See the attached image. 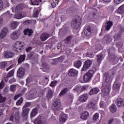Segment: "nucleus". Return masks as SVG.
Wrapping results in <instances>:
<instances>
[{"label": "nucleus", "mask_w": 124, "mask_h": 124, "mask_svg": "<svg viewBox=\"0 0 124 124\" xmlns=\"http://www.w3.org/2000/svg\"><path fill=\"white\" fill-rule=\"evenodd\" d=\"M103 79L104 80V85L106 88L103 90V93L106 96L109 94L110 92V86H111V82H112L111 75L108 72H105L103 74Z\"/></svg>", "instance_id": "obj_1"}, {"label": "nucleus", "mask_w": 124, "mask_h": 124, "mask_svg": "<svg viewBox=\"0 0 124 124\" xmlns=\"http://www.w3.org/2000/svg\"><path fill=\"white\" fill-rule=\"evenodd\" d=\"M82 24V17L80 16H77L73 19L71 23V27L74 30H79Z\"/></svg>", "instance_id": "obj_2"}, {"label": "nucleus", "mask_w": 124, "mask_h": 124, "mask_svg": "<svg viewBox=\"0 0 124 124\" xmlns=\"http://www.w3.org/2000/svg\"><path fill=\"white\" fill-rule=\"evenodd\" d=\"M61 100L60 99H56L52 105V109L55 115H59V111L62 110Z\"/></svg>", "instance_id": "obj_3"}, {"label": "nucleus", "mask_w": 124, "mask_h": 124, "mask_svg": "<svg viewBox=\"0 0 124 124\" xmlns=\"http://www.w3.org/2000/svg\"><path fill=\"white\" fill-rule=\"evenodd\" d=\"M94 72H95L93 70H90L87 72L83 76V81L86 83L90 82L92 80V78L93 77Z\"/></svg>", "instance_id": "obj_4"}, {"label": "nucleus", "mask_w": 124, "mask_h": 124, "mask_svg": "<svg viewBox=\"0 0 124 124\" xmlns=\"http://www.w3.org/2000/svg\"><path fill=\"white\" fill-rule=\"evenodd\" d=\"M20 41H17L15 43V45L14 46V49L16 52L17 53H20L21 50L24 49V45H23Z\"/></svg>", "instance_id": "obj_5"}, {"label": "nucleus", "mask_w": 124, "mask_h": 124, "mask_svg": "<svg viewBox=\"0 0 124 124\" xmlns=\"http://www.w3.org/2000/svg\"><path fill=\"white\" fill-rule=\"evenodd\" d=\"M92 64H93V61L87 60L84 62L81 71H87L92 66Z\"/></svg>", "instance_id": "obj_6"}, {"label": "nucleus", "mask_w": 124, "mask_h": 124, "mask_svg": "<svg viewBox=\"0 0 124 124\" xmlns=\"http://www.w3.org/2000/svg\"><path fill=\"white\" fill-rule=\"evenodd\" d=\"M46 119L43 116H38L34 121V124H45Z\"/></svg>", "instance_id": "obj_7"}, {"label": "nucleus", "mask_w": 124, "mask_h": 124, "mask_svg": "<svg viewBox=\"0 0 124 124\" xmlns=\"http://www.w3.org/2000/svg\"><path fill=\"white\" fill-rule=\"evenodd\" d=\"M84 35L86 36H90L92 33L93 32V29H92V26H88L85 28L83 31Z\"/></svg>", "instance_id": "obj_8"}, {"label": "nucleus", "mask_w": 124, "mask_h": 124, "mask_svg": "<svg viewBox=\"0 0 124 124\" xmlns=\"http://www.w3.org/2000/svg\"><path fill=\"white\" fill-rule=\"evenodd\" d=\"M26 73V70L23 67H21L18 69L17 72V76L19 78H22L25 76Z\"/></svg>", "instance_id": "obj_9"}, {"label": "nucleus", "mask_w": 124, "mask_h": 124, "mask_svg": "<svg viewBox=\"0 0 124 124\" xmlns=\"http://www.w3.org/2000/svg\"><path fill=\"white\" fill-rule=\"evenodd\" d=\"M20 35L21 33L19 32V31H15L11 34V39L12 40H17V39L20 37Z\"/></svg>", "instance_id": "obj_10"}, {"label": "nucleus", "mask_w": 124, "mask_h": 124, "mask_svg": "<svg viewBox=\"0 0 124 124\" xmlns=\"http://www.w3.org/2000/svg\"><path fill=\"white\" fill-rule=\"evenodd\" d=\"M7 32H8V28L7 27H4L0 33V38H1V39H3V38H5V37H6Z\"/></svg>", "instance_id": "obj_11"}, {"label": "nucleus", "mask_w": 124, "mask_h": 124, "mask_svg": "<svg viewBox=\"0 0 124 124\" xmlns=\"http://www.w3.org/2000/svg\"><path fill=\"white\" fill-rule=\"evenodd\" d=\"M103 40H104L107 44H110V43L113 41V38L111 35L106 34L103 38Z\"/></svg>", "instance_id": "obj_12"}, {"label": "nucleus", "mask_w": 124, "mask_h": 124, "mask_svg": "<svg viewBox=\"0 0 124 124\" xmlns=\"http://www.w3.org/2000/svg\"><path fill=\"white\" fill-rule=\"evenodd\" d=\"M15 55V54L14 53L12 52V51H5L3 52L4 57L6 59H10L11 58H13Z\"/></svg>", "instance_id": "obj_13"}, {"label": "nucleus", "mask_w": 124, "mask_h": 124, "mask_svg": "<svg viewBox=\"0 0 124 124\" xmlns=\"http://www.w3.org/2000/svg\"><path fill=\"white\" fill-rule=\"evenodd\" d=\"M68 75L71 77H74L78 74V71L74 68H71L68 70Z\"/></svg>", "instance_id": "obj_14"}, {"label": "nucleus", "mask_w": 124, "mask_h": 124, "mask_svg": "<svg viewBox=\"0 0 124 124\" xmlns=\"http://www.w3.org/2000/svg\"><path fill=\"white\" fill-rule=\"evenodd\" d=\"M115 103L119 108L124 107V100L121 98H117L115 100Z\"/></svg>", "instance_id": "obj_15"}, {"label": "nucleus", "mask_w": 124, "mask_h": 124, "mask_svg": "<svg viewBox=\"0 0 124 124\" xmlns=\"http://www.w3.org/2000/svg\"><path fill=\"white\" fill-rule=\"evenodd\" d=\"M97 9L99 10L100 8L99 7H98L97 9L94 8L88 9V11L90 12L89 15L90 16H91V15H93V16H95V15H96V14L97 13V11H98Z\"/></svg>", "instance_id": "obj_16"}, {"label": "nucleus", "mask_w": 124, "mask_h": 124, "mask_svg": "<svg viewBox=\"0 0 124 124\" xmlns=\"http://www.w3.org/2000/svg\"><path fill=\"white\" fill-rule=\"evenodd\" d=\"M25 8V4H19L15 8V12L16 13H18V12H20V10H22L24 9Z\"/></svg>", "instance_id": "obj_17"}, {"label": "nucleus", "mask_w": 124, "mask_h": 124, "mask_svg": "<svg viewBox=\"0 0 124 124\" xmlns=\"http://www.w3.org/2000/svg\"><path fill=\"white\" fill-rule=\"evenodd\" d=\"M22 117L23 118H27L28 115H29V113L30 112V108H22Z\"/></svg>", "instance_id": "obj_18"}, {"label": "nucleus", "mask_w": 124, "mask_h": 124, "mask_svg": "<svg viewBox=\"0 0 124 124\" xmlns=\"http://www.w3.org/2000/svg\"><path fill=\"white\" fill-rule=\"evenodd\" d=\"M89 117H90V113H89L88 111L84 112L80 116V119L84 121H86V120H87Z\"/></svg>", "instance_id": "obj_19"}, {"label": "nucleus", "mask_w": 124, "mask_h": 124, "mask_svg": "<svg viewBox=\"0 0 124 124\" xmlns=\"http://www.w3.org/2000/svg\"><path fill=\"white\" fill-rule=\"evenodd\" d=\"M67 119V117L65 114L62 113L59 117V121L62 124H63Z\"/></svg>", "instance_id": "obj_20"}, {"label": "nucleus", "mask_w": 124, "mask_h": 124, "mask_svg": "<svg viewBox=\"0 0 124 124\" xmlns=\"http://www.w3.org/2000/svg\"><path fill=\"white\" fill-rule=\"evenodd\" d=\"M48 37H50V34L47 33L45 32L42 34V35L40 37V38L41 40H42V41H45V40H46V39L48 38Z\"/></svg>", "instance_id": "obj_21"}, {"label": "nucleus", "mask_w": 124, "mask_h": 124, "mask_svg": "<svg viewBox=\"0 0 124 124\" xmlns=\"http://www.w3.org/2000/svg\"><path fill=\"white\" fill-rule=\"evenodd\" d=\"M99 93V89L97 87L92 88L90 91V95H93V94H97Z\"/></svg>", "instance_id": "obj_22"}, {"label": "nucleus", "mask_w": 124, "mask_h": 124, "mask_svg": "<svg viewBox=\"0 0 124 124\" xmlns=\"http://www.w3.org/2000/svg\"><path fill=\"white\" fill-rule=\"evenodd\" d=\"M108 58L109 61L111 62H115L117 61V58L116 56L114 54H110V52H108Z\"/></svg>", "instance_id": "obj_23"}, {"label": "nucleus", "mask_w": 124, "mask_h": 124, "mask_svg": "<svg viewBox=\"0 0 124 124\" xmlns=\"http://www.w3.org/2000/svg\"><path fill=\"white\" fill-rule=\"evenodd\" d=\"M87 99H88V94H83L80 96L79 101H81V102H85Z\"/></svg>", "instance_id": "obj_24"}, {"label": "nucleus", "mask_w": 124, "mask_h": 124, "mask_svg": "<svg viewBox=\"0 0 124 124\" xmlns=\"http://www.w3.org/2000/svg\"><path fill=\"white\" fill-rule=\"evenodd\" d=\"M113 26V23L111 21H109L106 22L105 26V28L107 31H109L111 29V27Z\"/></svg>", "instance_id": "obj_25"}, {"label": "nucleus", "mask_w": 124, "mask_h": 124, "mask_svg": "<svg viewBox=\"0 0 124 124\" xmlns=\"http://www.w3.org/2000/svg\"><path fill=\"white\" fill-rule=\"evenodd\" d=\"M121 87V83L120 82H115L113 84V89L114 91H119Z\"/></svg>", "instance_id": "obj_26"}, {"label": "nucleus", "mask_w": 124, "mask_h": 124, "mask_svg": "<svg viewBox=\"0 0 124 124\" xmlns=\"http://www.w3.org/2000/svg\"><path fill=\"white\" fill-rule=\"evenodd\" d=\"M97 58V62L98 63H100L101 62V61L104 59V57H103V54L102 53H100L98 55H96Z\"/></svg>", "instance_id": "obj_27"}, {"label": "nucleus", "mask_w": 124, "mask_h": 124, "mask_svg": "<svg viewBox=\"0 0 124 124\" xmlns=\"http://www.w3.org/2000/svg\"><path fill=\"white\" fill-rule=\"evenodd\" d=\"M53 95H54V91L52 89H49L46 94L47 98H52Z\"/></svg>", "instance_id": "obj_28"}, {"label": "nucleus", "mask_w": 124, "mask_h": 124, "mask_svg": "<svg viewBox=\"0 0 124 124\" xmlns=\"http://www.w3.org/2000/svg\"><path fill=\"white\" fill-rule=\"evenodd\" d=\"M38 113V109L37 108H34L32 110V111L31 113V118H33V117H35V116H36V115H37Z\"/></svg>", "instance_id": "obj_29"}, {"label": "nucleus", "mask_w": 124, "mask_h": 124, "mask_svg": "<svg viewBox=\"0 0 124 124\" xmlns=\"http://www.w3.org/2000/svg\"><path fill=\"white\" fill-rule=\"evenodd\" d=\"M74 64L75 67H76L77 68H80V67H81V65H82V62L81 60L76 61L74 62Z\"/></svg>", "instance_id": "obj_30"}, {"label": "nucleus", "mask_w": 124, "mask_h": 124, "mask_svg": "<svg viewBox=\"0 0 124 124\" xmlns=\"http://www.w3.org/2000/svg\"><path fill=\"white\" fill-rule=\"evenodd\" d=\"M95 105V104H94V103L92 101H90L87 104L86 108H88V109H92V108H93V107H94Z\"/></svg>", "instance_id": "obj_31"}, {"label": "nucleus", "mask_w": 124, "mask_h": 124, "mask_svg": "<svg viewBox=\"0 0 124 124\" xmlns=\"http://www.w3.org/2000/svg\"><path fill=\"white\" fill-rule=\"evenodd\" d=\"M33 32V31L31 29H26L24 31V34L25 35H29V36H31V33Z\"/></svg>", "instance_id": "obj_32"}, {"label": "nucleus", "mask_w": 124, "mask_h": 124, "mask_svg": "<svg viewBox=\"0 0 124 124\" xmlns=\"http://www.w3.org/2000/svg\"><path fill=\"white\" fill-rule=\"evenodd\" d=\"M109 110L112 113H115L116 111H117V107H116V105H115V104H113L110 107Z\"/></svg>", "instance_id": "obj_33"}, {"label": "nucleus", "mask_w": 124, "mask_h": 124, "mask_svg": "<svg viewBox=\"0 0 124 124\" xmlns=\"http://www.w3.org/2000/svg\"><path fill=\"white\" fill-rule=\"evenodd\" d=\"M69 89L67 88H64L62 90L61 92L59 94V96H62V95H64L67 92H68Z\"/></svg>", "instance_id": "obj_34"}, {"label": "nucleus", "mask_w": 124, "mask_h": 124, "mask_svg": "<svg viewBox=\"0 0 124 124\" xmlns=\"http://www.w3.org/2000/svg\"><path fill=\"white\" fill-rule=\"evenodd\" d=\"M117 12L119 14H124V5H122L121 6H120L118 8Z\"/></svg>", "instance_id": "obj_35"}, {"label": "nucleus", "mask_w": 124, "mask_h": 124, "mask_svg": "<svg viewBox=\"0 0 124 124\" xmlns=\"http://www.w3.org/2000/svg\"><path fill=\"white\" fill-rule=\"evenodd\" d=\"M10 28H11V29H12V30H15V29H16V28H17V26H18V24L17 23V22L14 21L13 22H12L10 24Z\"/></svg>", "instance_id": "obj_36"}, {"label": "nucleus", "mask_w": 124, "mask_h": 124, "mask_svg": "<svg viewBox=\"0 0 124 124\" xmlns=\"http://www.w3.org/2000/svg\"><path fill=\"white\" fill-rule=\"evenodd\" d=\"M42 66L43 67V71H47L49 69V65L46 62L43 63Z\"/></svg>", "instance_id": "obj_37"}, {"label": "nucleus", "mask_w": 124, "mask_h": 124, "mask_svg": "<svg viewBox=\"0 0 124 124\" xmlns=\"http://www.w3.org/2000/svg\"><path fill=\"white\" fill-rule=\"evenodd\" d=\"M42 66L43 67V71H47L49 69V65L46 62L43 63Z\"/></svg>", "instance_id": "obj_38"}, {"label": "nucleus", "mask_w": 124, "mask_h": 124, "mask_svg": "<svg viewBox=\"0 0 124 124\" xmlns=\"http://www.w3.org/2000/svg\"><path fill=\"white\" fill-rule=\"evenodd\" d=\"M42 66L43 67V71H47L49 69V65L46 62L43 63Z\"/></svg>", "instance_id": "obj_39"}, {"label": "nucleus", "mask_w": 124, "mask_h": 124, "mask_svg": "<svg viewBox=\"0 0 124 124\" xmlns=\"http://www.w3.org/2000/svg\"><path fill=\"white\" fill-rule=\"evenodd\" d=\"M7 66V62L4 61L0 62V68H5Z\"/></svg>", "instance_id": "obj_40"}, {"label": "nucleus", "mask_w": 124, "mask_h": 124, "mask_svg": "<svg viewBox=\"0 0 124 124\" xmlns=\"http://www.w3.org/2000/svg\"><path fill=\"white\" fill-rule=\"evenodd\" d=\"M25 59L26 55H21L18 60V63H20V62H24Z\"/></svg>", "instance_id": "obj_41"}, {"label": "nucleus", "mask_w": 124, "mask_h": 124, "mask_svg": "<svg viewBox=\"0 0 124 124\" xmlns=\"http://www.w3.org/2000/svg\"><path fill=\"white\" fill-rule=\"evenodd\" d=\"M27 13L25 12L19 11L16 13L15 16H26Z\"/></svg>", "instance_id": "obj_42"}, {"label": "nucleus", "mask_w": 124, "mask_h": 124, "mask_svg": "<svg viewBox=\"0 0 124 124\" xmlns=\"http://www.w3.org/2000/svg\"><path fill=\"white\" fill-rule=\"evenodd\" d=\"M39 1L41 2V0H31V2L32 4V5H38L39 4H38V2Z\"/></svg>", "instance_id": "obj_43"}, {"label": "nucleus", "mask_w": 124, "mask_h": 124, "mask_svg": "<svg viewBox=\"0 0 124 124\" xmlns=\"http://www.w3.org/2000/svg\"><path fill=\"white\" fill-rule=\"evenodd\" d=\"M113 37L114 38V41H119V40H121V34H116Z\"/></svg>", "instance_id": "obj_44"}, {"label": "nucleus", "mask_w": 124, "mask_h": 124, "mask_svg": "<svg viewBox=\"0 0 124 124\" xmlns=\"http://www.w3.org/2000/svg\"><path fill=\"white\" fill-rule=\"evenodd\" d=\"M16 87H17V86L16 85H11L10 87V90L11 91V92H13V93H14V92H15V91H16Z\"/></svg>", "instance_id": "obj_45"}, {"label": "nucleus", "mask_w": 124, "mask_h": 124, "mask_svg": "<svg viewBox=\"0 0 124 124\" xmlns=\"http://www.w3.org/2000/svg\"><path fill=\"white\" fill-rule=\"evenodd\" d=\"M36 93H37V92H36V90L35 89H33L30 92V94L32 95V97H33V96H35V95H36Z\"/></svg>", "instance_id": "obj_46"}, {"label": "nucleus", "mask_w": 124, "mask_h": 124, "mask_svg": "<svg viewBox=\"0 0 124 124\" xmlns=\"http://www.w3.org/2000/svg\"><path fill=\"white\" fill-rule=\"evenodd\" d=\"M28 56L30 59H32V58H34V52L31 51L28 54Z\"/></svg>", "instance_id": "obj_47"}, {"label": "nucleus", "mask_w": 124, "mask_h": 124, "mask_svg": "<svg viewBox=\"0 0 124 124\" xmlns=\"http://www.w3.org/2000/svg\"><path fill=\"white\" fill-rule=\"evenodd\" d=\"M72 36L67 37L65 39V42H66V43H67L68 44H69V43H70V42H71V39H72Z\"/></svg>", "instance_id": "obj_48"}, {"label": "nucleus", "mask_w": 124, "mask_h": 124, "mask_svg": "<svg viewBox=\"0 0 124 124\" xmlns=\"http://www.w3.org/2000/svg\"><path fill=\"white\" fill-rule=\"evenodd\" d=\"M13 75H14V70H11L10 72H9L7 74V77H9L10 78V77H12V76H13Z\"/></svg>", "instance_id": "obj_49"}, {"label": "nucleus", "mask_w": 124, "mask_h": 124, "mask_svg": "<svg viewBox=\"0 0 124 124\" xmlns=\"http://www.w3.org/2000/svg\"><path fill=\"white\" fill-rule=\"evenodd\" d=\"M57 84H58V81L54 80L51 82L50 86V87H52V88H54V87H55L56 85H57Z\"/></svg>", "instance_id": "obj_50"}, {"label": "nucleus", "mask_w": 124, "mask_h": 124, "mask_svg": "<svg viewBox=\"0 0 124 124\" xmlns=\"http://www.w3.org/2000/svg\"><path fill=\"white\" fill-rule=\"evenodd\" d=\"M99 117V114L97 113H96L93 116V121H95L97 119H98Z\"/></svg>", "instance_id": "obj_51"}, {"label": "nucleus", "mask_w": 124, "mask_h": 124, "mask_svg": "<svg viewBox=\"0 0 124 124\" xmlns=\"http://www.w3.org/2000/svg\"><path fill=\"white\" fill-rule=\"evenodd\" d=\"M24 99L23 98H20L16 103V105H21L23 103Z\"/></svg>", "instance_id": "obj_52"}, {"label": "nucleus", "mask_w": 124, "mask_h": 124, "mask_svg": "<svg viewBox=\"0 0 124 124\" xmlns=\"http://www.w3.org/2000/svg\"><path fill=\"white\" fill-rule=\"evenodd\" d=\"M5 99H6L0 94V103H3V102H5Z\"/></svg>", "instance_id": "obj_53"}, {"label": "nucleus", "mask_w": 124, "mask_h": 124, "mask_svg": "<svg viewBox=\"0 0 124 124\" xmlns=\"http://www.w3.org/2000/svg\"><path fill=\"white\" fill-rule=\"evenodd\" d=\"M23 93H18L17 94V95H16L14 97V100H17V99L18 98V97H21V96H22L23 95Z\"/></svg>", "instance_id": "obj_54"}, {"label": "nucleus", "mask_w": 124, "mask_h": 124, "mask_svg": "<svg viewBox=\"0 0 124 124\" xmlns=\"http://www.w3.org/2000/svg\"><path fill=\"white\" fill-rule=\"evenodd\" d=\"M123 43L121 42H117L116 43V46L118 48H122V47H123Z\"/></svg>", "instance_id": "obj_55"}, {"label": "nucleus", "mask_w": 124, "mask_h": 124, "mask_svg": "<svg viewBox=\"0 0 124 124\" xmlns=\"http://www.w3.org/2000/svg\"><path fill=\"white\" fill-rule=\"evenodd\" d=\"M72 8H68L67 10L66 13L67 14H71V13H73L74 12V10H71Z\"/></svg>", "instance_id": "obj_56"}, {"label": "nucleus", "mask_w": 124, "mask_h": 124, "mask_svg": "<svg viewBox=\"0 0 124 124\" xmlns=\"http://www.w3.org/2000/svg\"><path fill=\"white\" fill-rule=\"evenodd\" d=\"M31 102H26L25 105L23 106V108H28V107H30V106H31Z\"/></svg>", "instance_id": "obj_57"}, {"label": "nucleus", "mask_w": 124, "mask_h": 124, "mask_svg": "<svg viewBox=\"0 0 124 124\" xmlns=\"http://www.w3.org/2000/svg\"><path fill=\"white\" fill-rule=\"evenodd\" d=\"M58 60V59H53L52 60L53 62H51V64H53V65H54L55 64H57L59 62Z\"/></svg>", "instance_id": "obj_58"}, {"label": "nucleus", "mask_w": 124, "mask_h": 124, "mask_svg": "<svg viewBox=\"0 0 124 124\" xmlns=\"http://www.w3.org/2000/svg\"><path fill=\"white\" fill-rule=\"evenodd\" d=\"M16 79L15 78H12L11 79L9 80V84H12L13 83H15L16 82Z\"/></svg>", "instance_id": "obj_59"}, {"label": "nucleus", "mask_w": 124, "mask_h": 124, "mask_svg": "<svg viewBox=\"0 0 124 124\" xmlns=\"http://www.w3.org/2000/svg\"><path fill=\"white\" fill-rule=\"evenodd\" d=\"M104 106H105V102L103 101H101L100 102V107L101 108H104Z\"/></svg>", "instance_id": "obj_60"}, {"label": "nucleus", "mask_w": 124, "mask_h": 124, "mask_svg": "<svg viewBox=\"0 0 124 124\" xmlns=\"http://www.w3.org/2000/svg\"><path fill=\"white\" fill-rule=\"evenodd\" d=\"M124 0H114V2L116 4H120V3L123 2Z\"/></svg>", "instance_id": "obj_61"}, {"label": "nucleus", "mask_w": 124, "mask_h": 124, "mask_svg": "<svg viewBox=\"0 0 124 124\" xmlns=\"http://www.w3.org/2000/svg\"><path fill=\"white\" fill-rule=\"evenodd\" d=\"M3 25V18L0 16V28Z\"/></svg>", "instance_id": "obj_62"}, {"label": "nucleus", "mask_w": 124, "mask_h": 124, "mask_svg": "<svg viewBox=\"0 0 124 124\" xmlns=\"http://www.w3.org/2000/svg\"><path fill=\"white\" fill-rule=\"evenodd\" d=\"M78 89H81V90H80L81 92H83V91H85V90L87 89V86H84L82 87V88H81V87H78Z\"/></svg>", "instance_id": "obj_63"}, {"label": "nucleus", "mask_w": 124, "mask_h": 124, "mask_svg": "<svg viewBox=\"0 0 124 124\" xmlns=\"http://www.w3.org/2000/svg\"><path fill=\"white\" fill-rule=\"evenodd\" d=\"M108 9L111 10V13H112V12H113L114 9H115V8L114 7V6L111 5L109 7H108Z\"/></svg>", "instance_id": "obj_64"}]
</instances>
